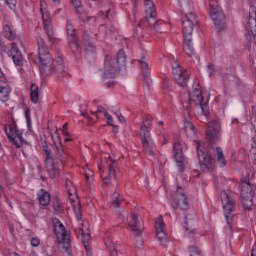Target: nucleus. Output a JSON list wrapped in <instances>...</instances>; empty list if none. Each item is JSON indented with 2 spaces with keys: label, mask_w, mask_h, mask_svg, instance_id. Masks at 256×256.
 Returning <instances> with one entry per match:
<instances>
[{
  "label": "nucleus",
  "mask_w": 256,
  "mask_h": 256,
  "mask_svg": "<svg viewBox=\"0 0 256 256\" xmlns=\"http://www.w3.org/2000/svg\"><path fill=\"white\" fill-rule=\"evenodd\" d=\"M190 103H194L195 105H198L203 115H209V106L207 105V102H203V95L201 94L200 88H196L190 94Z\"/></svg>",
  "instance_id": "obj_15"
},
{
  "label": "nucleus",
  "mask_w": 256,
  "mask_h": 256,
  "mask_svg": "<svg viewBox=\"0 0 256 256\" xmlns=\"http://www.w3.org/2000/svg\"><path fill=\"white\" fill-rule=\"evenodd\" d=\"M127 225L129 231H131L133 235L139 237V235L143 233V218H141L139 214L133 212L129 213L127 216Z\"/></svg>",
  "instance_id": "obj_12"
},
{
  "label": "nucleus",
  "mask_w": 256,
  "mask_h": 256,
  "mask_svg": "<svg viewBox=\"0 0 256 256\" xmlns=\"http://www.w3.org/2000/svg\"><path fill=\"white\" fill-rule=\"evenodd\" d=\"M55 135L57 137V140H54V145L57 149V159L60 160L62 165H65V163H67V159L69 158V152L63 149V144L61 143V136L59 135L58 130L55 131Z\"/></svg>",
  "instance_id": "obj_16"
},
{
  "label": "nucleus",
  "mask_w": 256,
  "mask_h": 256,
  "mask_svg": "<svg viewBox=\"0 0 256 256\" xmlns=\"http://www.w3.org/2000/svg\"><path fill=\"white\" fill-rule=\"evenodd\" d=\"M30 99L32 103L39 102V86H37L35 83H33L30 88Z\"/></svg>",
  "instance_id": "obj_35"
},
{
  "label": "nucleus",
  "mask_w": 256,
  "mask_h": 256,
  "mask_svg": "<svg viewBox=\"0 0 256 256\" xmlns=\"http://www.w3.org/2000/svg\"><path fill=\"white\" fill-rule=\"evenodd\" d=\"M155 229L158 241L165 247L167 245V234L165 233V222L161 217L155 222Z\"/></svg>",
  "instance_id": "obj_20"
},
{
  "label": "nucleus",
  "mask_w": 256,
  "mask_h": 256,
  "mask_svg": "<svg viewBox=\"0 0 256 256\" xmlns=\"http://www.w3.org/2000/svg\"><path fill=\"white\" fill-rule=\"evenodd\" d=\"M105 245L107 248H109L110 256H118L117 248H115V245L113 244V242L111 240H107L105 242Z\"/></svg>",
  "instance_id": "obj_39"
},
{
  "label": "nucleus",
  "mask_w": 256,
  "mask_h": 256,
  "mask_svg": "<svg viewBox=\"0 0 256 256\" xmlns=\"http://www.w3.org/2000/svg\"><path fill=\"white\" fill-rule=\"evenodd\" d=\"M122 202H123V198L121 196H119V194L114 193L113 197H112L113 207H115L117 209L118 207H120Z\"/></svg>",
  "instance_id": "obj_40"
},
{
  "label": "nucleus",
  "mask_w": 256,
  "mask_h": 256,
  "mask_svg": "<svg viewBox=\"0 0 256 256\" xmlns=\"http://www.w3.org/2000/svg\"><path fill=\"white\" fill-rule=\"evenodd\" d=\"M10 55L15 65H18L19 67L23 65V55L21 54L19 47H17V43H12L11 49H10Z\"/></svg>",
  "instance_id": "obj_24"
},
{
  "label": "nucleus",
  "mask_w": 256,
  "mask_h": 256,
  "mask_svg": "<svg viewBox=\"0 0 256 256\" xmlns=\"http://www.w3.org/2000/svg\"><path fill=\"white\" fill-rule=\"evenodd\" d=\"M76 13H81L83 11V6L81 5V0H70Z\"/></svg>",
  "instance_id": "obj_42"
},
{
  "label": "nucleus",
  "mask_w": 256,
  "mask_h": 256,
  "mask_svg": "<svg viewBox=\"0 0 256 256\" xmlns=\"http://www.w3.org/2000/svg\"><path fill=\"white\" fill-rule=\"evenodd\" d=\"M163 125V121L158 122V127H161Z\"/></svg>",
  "instance_id": "obj_64"
},
{
  "label": "nucleus",
  "mask_w": 256,
  "mask_h": 256,
  "mask_svg": "<svg viewBox=\"0 0 256 256\" xmlns=\"http://www.w3.org/2000/svg\"><path fill=\"white\" fill-rule=\"evenodd\" d=\"M138 63H140V69H142L143 77H149L151 75V69H149V62H147V58L142 56L140 60H138Z\"/></svg>",
  "instance_id": "obj_32"
},
{
  "label": "nucleus",
  "mask_w": 256,
  "mask_h": 256,
  "mask_svg": "<svg viewBox=\"0 0 256 256\" xmlns=\"http://www.w3.org/2000/svg\"><path fill=\"white\" fill-rule=\"evenodd\" d=\"M104 117L107 120L108 125H111V127H115V125H113V116H111V114L105 112Z\"/></svg>",
  "instance_id": "obj_46"
},
{
  "label": "nucleus",
  "mask_w": 256,
  "mask_h": 256,
  "mask_svg": "<svg viewBox=\"0 0 256 256\" xmlns=\"http://www.w3.org/2000/svg\"><path fill=\"white\" fill-rule=\"evenodd\" d=\"M189 219V215H187L184 220L185 235H187V237H190V239H193V236L195 235V228H193V225H191Z\"/></svg>",
  "instance_id": "obj_34"
},
{
  "label": "nucleus",
  "mask_w": 256,
  "mask_h": 256,
  "mask_svg": "<svg viewBox=\"0 0 256 256\" xmlns=\"http://www.w3.org/2000/svg\"><path fill=\"white\" fill-rule=\"evenodd\" d=\"M196 145L201 171L204 173H211L213 171V161L211 156H209V154H205L203 151V143L196 142Z\"/></svg>",
  "instance_id": "obj_11"
},
{
  "label": "nucleus",
  "mask_w": 256,
  "mask_h": 256,
  "mask_svg": "<svg viewBox=\"0 0 256 256\" xmlns=\"http://www.w3.org/2000/svg\"><path fill=\"white\" fill-rule=\"evenodd\" d=\"M220 131H221V126L219 125V123H217V121L213 120L208 123L206 135L209 141H211V143H217V141H219Z\"/></svg>",
  "instance_id": "obj_17"
},
{
  "label": "nucleus",
  "mask_w": 256,
  "mask_h": 256,
  "mask_svg": "<svg viewBox=\"0 0 256 256\" xmlns=\"http://www.w3.org/2000/svg\"><path fill=\"white\" fill-rule=\"evenodd\" d=\"M109 13H111V10L106 11V16H105L106 19H109Z\"/></svg>",
  "instance_id": "obj_60"
},
{
  "label": "nucleus",
  "mask_w": 256,
  "mask_h": 256,
  "mask_svg": "<svg viewBox=\"0 0 256 256\" xmlns=\"http://www.w3.org/2000/svg\"><path fill=\"white\" fill-rule=\"evenodd\" d=\"M32 247H39L41 240L38 237H34L30 241Z\"/></svg>",
  "instance_id": "obj_50"
},
{
  "label": "nucleus",
  "mask_w": 256,
  "mask_h": 256,
  "mask_svg": "<svg viewBox=\"0 0 256 256\" xmlns=\"http://www.w3.org/2000/svg\"><path fill=\"white\" fill-rule=\"evenodd\" d=\"M73 210H74L77 221H81V217H82L81 205L77 204L76 206H73Z\"/></svg>",
  "instance_id": "obj_44"
},
{
  "label": "nucleus",
  "mask_w": 256,
  "mask_h": 256,
  "mask_svg": "<svg viewBox=\"0 0 256 256\" xmlns=\"http://www.w3.org/2000/svg\"><path fill=\"white\" fill-rule=\"evenodd\" d=\"M85 229H89L87 221H83L78 225L76 233L77 235L81 236L82 243L84 247L87 249V243H89V239H91V234L89 232L85 233Z\"/></svg>",
  "instance_id": "obj_22"
},
{
  "label": "nucleus",
  "mask_w": 256,
  "mask_h": 256,
  "mask_svg": "<svg viewBox=\"0 0 256 256\" xmlns=\"http://www.w3.org/2000/svg\"><path fill=\"white\" fill-rule=\"evenodd\" d=\"M256 186L244 181L241 183V195L242 197H253L255 195Z\"/></svg>",
  "instance_id": "obj_26"
},
{
  "label": "nucleus",
  "mask_w": 256,
  "mask_h": 256,
  "mask_svg": "<svg viewBox=\"0 0 256 256\" xmlns=\"http://www.w3.org/2000/svg\"><path fill=\"white\" fill-rule=\"evenodd\" d=\"M40 13L48 41H53V39H55V34L53 33V22H51L49 11H47V2H45V0H40Z\"/></svg>",
  "instance_id": "obj_9"
},
{
  "label": "nucleus",
  "mask_w": 256,
  "mask_h": 256,
  "mask_svg": "<svg viewBox=\"0 0 256 256\" xmlns=\"http://www.w3.org/2000/svg\"><path fill=\"white\" fill-rule=\"evenodd\" d=\"M144 9L146 15H148L150 19L157 17V10L155 9V3L153 0H144Z\"/></svg>",
  "instance_id": "obj_27"
},
{
  "label": "nucleus",
  "mask_w": 256,
  "mask_h": 256,
  "mask_svg": "<svg viewBox=\"0 0 256 256\" xmlns=\"http://www.w3.org/2000/svg\"><path fill=\"white\" fill-rule=\"evenodd\" d=\"M4 31L6 33V37L13 41L15 39V31H13V26L11 25V21L9 18H6L3 22Z\"/></svg>",
  "instance_id": "obj_28"
},
{
  "label": "nucleus",
  "mask_w": 256,
  "mask_h": 256,
  "mask_svg": "<svg viewBox=\"0 0 256 256\" xmlns=\"http://www.w3.org/2000/svg\"><path fill=\"white\" fill-rule=\"evenodd\" d=\"M250 153L253 156L254 160L256 161V147H252Z\"/></svg>",
  "instance_id": "obj_56"
},
{
  "label": "nucleus",
  "mask_w": 256,
  "mask_h": 256,
  "mask_svg": "<svg viewBox=\"0 0 256 256\" xmlns=\"http://www.w3.org/2000/svg\"><path fill=\"white\" fill-rule=\"evenodd\" d=\"M54 5H61V0H51Z\"/></svg>",
  "instance_id": "obj_59"
},
{
  "label": "nucleus",
  "mask_w": 256,
  "mask_h": 256,
  "mask_svg": "<svg viewBox=\"0 0 256 256\" xmlns=\"http://www.w3.org/2000/svg\"><path fill=\"white\" fill-rule=\"evenodd\" d=\"M68 43L70 46V49H72V51H78V49H80V45L79 42L77 41V37H72V38H68Z\"/></svg>",
  "instance_id": "obj_38"
},
{
  "label": "nucleus",
  "mask_w": 256,
  "mask_h": 256,
  "mask_svg": "<svg viewBox=\"0 0 256 256\" xmlns=\"http://www.w3.org/2000/svg\"><path fill=\"white\" fill-rule=\"evenodd\" d=\"M246 32L248 35H252L256 39V10L252 8V11L249 13V20L246 24Z\"/></svg>",
  "instance_id": "obj_21"
},
{
  "label": "nucleus",
  "mask_w": 256,
  "mask_h": 256,
  "mask_svg": "<svg viewBox=\"0 0 256 256\" xmlns=\"http://www.w3.org/2000/svg\"><path fill=\"white\" fill-rule=\"evenodd\" d=\"M174 159L178 163V171L183 173L185 171V159L183 158V147L181 143H174Z\"/></svg>",
  "instance_id": "obj_19"
},
{
  "label": "nucleus",
  "mask_w": 256,
  "mask_h": 256,
  "mask_svg": "<svg viewBox=\"0 0 256 256\" xmlns=\"http://www.w3.org/2000/svg\"><path fill=\"white\" fill-rule=\"evenodd\" d=\"M140 138L143 148L147 153L155 152V142L151 138V119L144 118L140 128Z\"/></svg>",
  "instance_id": "obj_5"
},
{
  "label": "nucleus",
  "mask_w": 256,
  "mask_h": 256,
  "mask_svg": "<svg viewBox=\"0 0 256 256\" xmlns=\"http://www.w3.org/2000/svg\"><path fill=\"white\" fill-rule=\"evenodd\" d=\"M30 256H39V255H37L35 251H32V252L30 253Z\"/></svg>",
  "instance_id": "obj_61"
},
{
  "label": "nucleus",
  "mask_w": 256,
  "mask_h": 256,
  "mask_svg": "<svg viewBox=\"0 0 256 256\" xmlns=\"http://www.w3.org/2000/svg\"><path fill=\"white\" fill-rule=\"evenodd\" d=\"M11 93V89H9V86L7 84H2L0 82V101L2 103H5V101H9V94Z\"/></svg>",
  "instance_id": "obj_33"
},
{
  "label": "nucleus",
  "mask_w": 256,
  "mask_h": 256,
  "mask_svg": "<svg viewBox=\"0 0 256 256\" xmlns=\"http://www.w3.org/2000/svg\"><path fill=\"white\" fill-rule=\"evenodd\" d=\"M220 199L227 223L226 229L231 231L233 225V214L231 213L235 211V199L233 198V192L229 190L222 191L220 193Z\"/></svg>",
  "instance_id": "obj_4"
},
{
  "label": "nucleus",
  "mask_w": 256,
  "mask_h": 256,
  "mask_svg": "<svg viewBox=\"0 0 256 256\" xmlns=\"http://www.w3.org/2000/svg\"><path fill=\"white\" fill-rule=\"evenodd\" d=\"M183 130L185 131L188 139H195V126L193 125V123H191V121H184Z\"/></svg>",
  "instance_id": "obj_30"
},
{
  "label": "nucleus",
  "mask_w": 256,
  "mask_h": 256,
  "mask_svg": "<svg viewBox=\"0 0 256 256\" xmlns=\"http://www.w3.org/2000/svg\"><path fill=\"white\" fill-rule=\"evenodd\" d=\"M113 113L119 119L120 123H125V117L121 114V112H113Z\"/></svg>",
  "instance_id": "obj_53"
},
{
  "label": "nucleus",
  "mask_w": 256,
  "mask_h": 256,
  "mask_svg": "<svg viewBox=\"0 0 256 256\" xmlns=\"http://www.w3.org/2000/svg\"><path fill=\"white\" fill-rule=\"evenodd\" d=\"M232 123H239V120L238 119H233Z\"/></svg>",
  "instance_id": "obj_63"
},
{
  "label": "nucleus",
  "mask_w": 256,
  "mask_h": 256,
  "mask_svg": "<svg viewBox=\"0 0 256 256\" xmlns=\"http://www.w3.org/2000/svg\"><path fill=\"white\" fill-rule=\"evenodd\" d=\"M46 171L50 179H55L61 175V168H59V162L55 158H49L45 161Z\"/></svg>",
  "instance_id": "obj_18"
},
{
  "label": "nucleus",
  "mask_w": 256,
  "mask_h": 256,
  "mask_svg": "<svg viewBox=\"0 0 256 256\" xmlns=\"http://www.w3.org/2000/svg\"><path fill=\"white\" fill-rule=\"evenodd\" d=\"M25 117H26L27 125H29L31 123V112L29 109L25 110Z\"/></svg>",
  "instance_id": "obj_52"
},
{
  "label": "nucleus",
  "mask_w": 256,
  "mask_h": 256,
  "mask_svg": "<svg viewBox=\"0 0 256 256\" xmlns=\"http://www.w3.org/2000/svg\"><path fill=\"white\" fill-rule=\"evenodd\" d=\"M162 89H164L165 93L171 91V82H169L168 78L164 79Z\"/></svg>",
  "instance_id": "obj_45"
},
{
  "label": "nucleus",
  "mask_w": 256,
  "mask_h": 256,
  "mask_svg": "<svg viewBox=\"0 0 256 256\" xmlns=\"http://www.w3.org/2000/svg\"><path fill=\"white\" fill-rule=\"evenodd\" d=\"M214 157L220 167H225L227 165V161L225 160V154L223 153V148L216 147Z\"/></svg>",
  "instance_id": "obj_29"
},
{
  "label": "nucleus",
  "mask_w": 256,
  "mask_h": 256,
  "mask_svg": "<svg viewBox=\"0 0 256 256\" xmlns=\"http://www.w3.org/2000/svg\"><path fill=\"white\" fill-rule=\"evenodd\" d=\"M146 23L149 27H153L154 31L156 32L160 31V33H163V31H161V28H160L163 25V22L155 20V17L150 19L146 18Z\"/></svg>",
  "instance_id": "obj_36"
},
{
  "label": "nucleus",
  "mask_w": 256,
  "mask_h": 256,
  "mask_svg": "<svg viewBox=\"0 0 256 256\" xmlns=\"http://www.w3.org/2000/svg\"><path fill=\"white\" fill-rule=\"evenodd\" d=\"M105 160H102V165H105L108 167V176L107 177H102L103 184L106 187H109L111 185V177L114 178V181H119L121 177H123V173H121V170L117 167V162L111 158V155L106 154Z\"/></svg>",
  "instance_id": "obj_6"
},
{
  "label": "nucleus",
  "mask_w": 256,
  "mask_h": 256,
  "mask_svg": "<svg viewBox=\"0 0 256 256\" xmlns=\"http://www.w3.org/2000/svg\"><path fill=\"white\" fill-rule=\"evenodd\" d=\"M83 47L84 51H86V59H89V57H92V59L95 58V46H93V43L89 40V34L87 32H84L83 34Z\"/></svg>",
  "instance_id": "obj_23"
},
{
  "label": "nucleus",
  "mask_w": 256,
  "mask_h": 256,
  "mask_svg": "<svg viewBox=\"0 0 256 256\" xmlns=\"http://www.w3.org/2000/svg\"><path fill=\"white\" fill-rule=\"evenodd\" d=\"M69 126L68 123H65L63 126H62V133L65 137H67V135H69V131H67V127Z\"/></svg>",
  "instance_id": "obj_54"
},
{
  "label": "nucleus",
  "mask_w": 256,
  "mask_h": 256,
  "mask_svg": "<svg viewBox=\"0 0 256 256\" xmlns=\"http://www.w3.org/2000/svg\"><path fill=\"white\" fill-rule=\"evenodd\" d=\"M53 225L54 234L56 235L57 241L61 243L62 248L65 251H69V249H71V240H69V235H67V230H65V226L57 218L53 220Z\"/></svg>",
  "instance_id": "obj_7"
},
{
  "label": "nucleus",
  "mask_w": 256,
  "mask_h": 256,
  "mask_svg": "<svg viewBox=\"0 0 256 256\" xmlns=\"http://www.w3.org/2000/svg\"><path fill=\"white\" fill-rule=\"evenodd\" d=\"M251 256H256V245L252 247Z\"/></svg>",
  "instance_id": "obj_58"
},
{
  "label": "nucleus",
  "mask_w": 256,
  "mask_h": 256,
  "mask_svg": "<svg viewBox=\"0 0 256 256\" xmlns=\"http://www.w3.org/2000/svg\"><path fill=\"white\" fill-rule=\"evenodd\" d=\"M4 130L10 143H13L17 149H20L23 145H27V141L23 139V133L17 130V124L15 122L12 123V126L5 125Z\"/></svg>",
  "instance_id": "obj_8"
},
{
  "label": "nucleus",
  "mask_w": 256,
  "mask_h": 256,
  "mask_svg": "<svg viewBox=\"0 0 256 256\" xmlns=\"http://www.w3.org/2000/svg\"><path fill=\"white\" fill-rule=\"evenodd\" d=\"M180 11L184 15L182 17V32L184 35L183 52L188 57H193L195 55V48H193V39L191 36L193 35V27L197 25V15L189 12V5H186L185 8H180Z\"/></svg>",
  "instance_id": "obj_1"
},
{
  "label": "nucleus",
  "mask_w": 256,
  "mask_h": 256,
  "mask_svg": "<svg viewBox=\"0 0 256 256\" xmlns=\"http://www.w3.org/2000/svg\"><path fill=\"white\" fill-rule=\"evenodd\" d=\"M44 153H46V160L45 161H49V159H55L53 154H51V149L44 148Z\"/></svg>",
  "instance_id": "obj_49"
},
{
  "label": "nucleus",
  "mask_w": 256,
  "mask_h": 256,
  "mask_svg": "<svg viewBox=\"0 0 256 256\" xmlns=\"http://www.w3.org/2000/svg\"><path fill=\"white\" fill-rule=\"evenodd\" d=\"M91 113H92V115H96V117L98 119L99 116H97V113H103L105 115V113H107V110L103 106H98L97 111L96 112H91Z\"/></svg>",
  "instance_id": "obj_48"
},
{
  "label": "nucleus",
  "mask_w": 256,
  "mask_h": 256,
  "mask_svg": "<svg viewBox=\"0 0 256 256\" xmlns=\"http://www.w3.org/2000/svg\"><path fill=\"white\" fill-rule=\"evenodd\" d=\"M210 17L213 23L216 25L218 29H223L225 25V14L221 10V6H219V2L217 0H210Z\"/></svg>",
  "instance_id": "obj_10"
},
{
  "label": "nucleus",
  "mask_w": 256,
  "mask_h": 256,
  "mask_svg": "<svg viewBox=\"0 0 256 256\" xmlns=\"http://www.w3.org/2000/svg\"><path fill=\"white\" fill-rule=\"evenodd\" d=\"M66 31L68 33L69 38L75 37V28L73 27V24L69 20L67 21V24H66Z\"/></svg>",
  "instance_id": "obj_41"
},
{
  "label": "nucleus",
  "mask_w": 256,
  "mask_h": 256,
  "mask_svg": "<svg viewBox=\"0 0 256 256\" xmlns=\"http://www.w3.org/2000/svg\"><path fill=\"white\" fill-rule=\"evenodd\" d=\"M172 74L176 83L180 85V87H187V83L189 82V71H182L181 65L177 61L172 65Z\"/></svg>",
  "instance_id": "obj_13"
},
{
  "label": "nucleus",
  "mask_w": 256,
  "mask_h": 256,
  "mask_svg": "<svg viewBox=\"0 0 256 256\" xmlns=\"http://www.w3.org/2000/svg\"><path fill=\"white\" fill-rule=\"evenodd\" d=\"M72 183H71V180H66V187H67V190L69 191V193H71V187Z\"/></svg>",
  "instance_id": "obj_57"
},
{
  "label": "nucleus",
  "mask_w": 256,
  "mask_h": 256,
  "mask_svg": "<svg viewBox=\"0 0 256 256\" xmlns=\"http://www.w3.org/2000/svg\"><path fill=\"white\" fill-rule=\"evenodd\" d=\"M126 61L127 57L123 50L118 51L116 59H113L111 56H106L104 60V77L106 79L115 77V73H118L121 67H125Z\"/></svg>",
  "instance_id": "obj_3"
},
{
  "label": "nucleus",
  "mask_w": 256,
  "mask_h": 256,
  "mask_svg": "<svg viewBox=\"0 0 256 256\" xmlns=\"http://www.w3.org/2000/svg\"><path fill=\"white\" fill-rule=\"evenodd\" d=\"M243 208L249 211L253 207V196H243L242 197Z\"/></svg>",
  "instance_id": "obj_37"
},
{
  "label": "nucleus",
  "mask_w": 256,
  "mask_h": 256,
  "mask_svg": "<svg viewBox=\"0 0 256 256\" xmlns=\"http://www.w3.org/2000/svg\"><path fill=\"white\" fill-rule=\"evenodd\" d=\"M207 71H208L209 77H213V75H215V66H213V64H208Z\"/></svg>",
  "instance_id": "obj_47"
},
{
  "label": "nucleus",
  "mask_w": 256,
  "mask_h": 256,
  "mask_svg": "<svg viewBox=\"0 0 256 256\" xmlns=\"http://www.w3.org/2000/svg\"><path fill=\"white\" fill-rule=\"evenodd\" d=\"M188 251L190 253V256L201 255V250L197 246H189Z\"/></svg>",
  "instance_id": "obj_43"
},
{
  "label": "nucleus",
  "mask_w": 256,
  "mask_h": 256,
  "mask_svg": "<svg viewBox=\"0 0 256 256\" xmlns=\"http://www.w3.org/2000/svg\"><path fill=\"white\" fill-rule=\"evenodd\" d=\"M38 200L42 207H47L51 203V194L45 190H41L38 194Z\"/></svg>",
  "instance_id": "obj_31"
},
{
  "label": "nucleus",
  "mask_w": 256,
  "mask_h": 256,
  "mask_svg": "<svg viewBox=\"0 0 256 256\" xmlns=\"http://www.w3.org/2000/svg\"><path fill=\"white\" fill-rule=\"evenodd\" d=\"M180 9L186 8L189 5V0H178Z\"/></svg>",
  "instance_id": "obj_51"
},
{
  "label": "nucleus",
  "mask_w": 256,
  "mask_h": 256,
  "mask_svg": "<svg viewBox=\"0 0 256 256\" xmlns=\"http://www.w3.org/2000/svg\"><path fill=\"white\" fill-rule=\"evenodd\" d=\"M173 209H180V211H187L189 209V200L183 187L178 186L176 191V197L172 202Z\"/></svg>",
  "instance_id": "obj_14"
},
{
  "label": "nucleus",
  "mask_w": 256,
  "mask_h": 256,
  "mask_svg": "<svg viewBox=\"0 0 256 256\" xmlns=\"http://www.w3.org/2000/svg\"><path fill=\"white\" fill-rule=\"evenodd\" d=\"M8 5H10V9H13L17 5V0H6Z\"/></svg>",
  "instance_id": "obj_55"
},
{
  "label": "nucleus",
  "mask_w": 256,
  "mask_h": 256,
  "mask_svg": "<svg viewBox=\"0 0 256 256\" xmlns=\"http://www.w3.org/2000/svg\"><path fill=\"white\" fill-rule=\"evenodd\" d=\"M36 41L38 45L40 72L44 75H50L53 72V59L51 58V54H49L47 44H45V40L41 36H37Z\"/></svg>",
  "instance_id": "obj_2"
},
{
  "label": "nucleus",
  "mask_w": 256,
  "mask_h": 256,
  "mask_svg": "<svg viewBox=\"0 0 256 256\" xmlns=\"http://www.w3.org/2000/svg\"><path fill=\"white\" fill-rule=\"evenodd\" d=\"M64 141L67 143V142H69V141H73V139H71V138H65Z\"/></svg>",
  "instance_id": "obj_62"
},
{
  "label": "nucleus",
  "mask_w": 256,
  "mask_h": 256,
  "mask_svg": "<svg viewBox=\"0 0 256 256\" xmlns=\"http://www.w3.org/2000/svg\"><path fill=\"white\" fill-rule=\"evenodd\" d=\"M56 63L58 78H60L62 81H67L69 79V72H67V68H65V65L63 64V58H57Z\"/></svg>",
  "instance_id": "obj_25"
}]
</instances>
